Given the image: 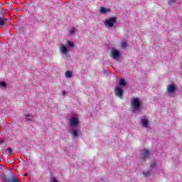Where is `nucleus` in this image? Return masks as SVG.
<instances>
[{"instance_id": "obj_7", "label": "nucleus", "mask_w": 182, "mask_h": 182, "mask_svg": "<svg viewBox=\"0 0 182 182\" xmlns=\"http://www.w3.org/2000/svg\"><path fill=\"white\" fill-rule=\"evenodd\" d=\"M8 19L5 18L4 16H0V26H5L6 25Z\"/></svg>"}, {"instance_id": "obj_16", "label": "nucleus", "mask_w": 182, "mask_h": 182, "mask_svg": "<svg viewBox=\"0 0 182 182\" xmlns=\"http://www.w3.org/2000/svg\"><path fill=\"white\" fill-rule=\"evenodd\" d=\"M67 44L68 45V48H75V44H73V43L71 41H68Z\"/></svg>"}, {"instance_id": "obj_14", "label": "nucleus", "mask_w": 182, "mask_h": 182, "mask_svg": "<svg viewBox=\"0 0 182 182\" xmlns=\"http://www.w3.org/2000/svg\"><path fill=\"white\" fill-rule=\"evenodd\" d=\"M71 134H73V137H77L79 136V132L77 129H74L72 131Z\"/></svg>"}, {"instance_id": "obj_17", "label": "nucleus", "mask_w": 182, "mask_h": 182, "mask_svg": "<svg viewBox=\"0 0 182 182\" xmlns=\"http://www.w3.org/2000/svg\"><path fill=\"white\" fill-rule=\"evenodd\" d=\"M11 182H21V181H19V178L16 177H13L11 179Z\"/></svg>"}, {"instance_id": "obj_24", "label": "nucleus", "mask_w": 182, "mask_h": 182, "mask_svg": "<svg viewBox=\"0 0 182 182\" xmlns=\"http://www.w3.org/2000/svg\"><path fill=\"white\" fill-rule=\"evenodd\" d=\"M50 182H58V180H56V178H51Z\"/></svg>"}, {"instance_id": "obj_28", "label": "nucleus", "mask_w": 182, "mask_h": 182, "mask_svg": "<svg viewBox=\"0 0 182 182\" xmlns=\"http://www.w3.org/2000/svg\"><path fill=\"white\" fill-rule=\"evenodd\" d=\"M4 14H5V11L3 12V15H4Z\"/></svg>"}, {"instance_id": "obj_10", "label": "nucleus", "mask_w": 182, "mask_h": 182, "mask_svg": "<svg viewBox=\"0 0 182 182\" xmlns=\"http://www.w3.org/2000/svg\"><path fill=\"white\" fill-rule=\"evenodd\" d=\"M141 124H142L143 127H149V120H147L146 119H142Z\"/></svg>"}, {"instance_id": "obj_20", "label": "nucleus", "mask_w": 182, "mask_h": 182, "mask_svg": "<svg viewBox=\"0 0 182 182\" xmlns=\"http://www.w3.org/2000/svg\"><path fill=\"white\" fill-rule=\"evenodd\" d=\"M176 0H168V5H171V4H176Z\"/></svg>"}, {"instance_id": "obj_18", "label": "nucleus", "mask_w": 182, "mask_h": 182, "mask_svg": "<svg viewBox=\"0 0 182 182\" xmlns=\"http://www.w3.org/2000/svg\"><path fill=\"white\" fill-rule=\"evenodd\" d=\"M142 174L144 176V177H147V176H150V171H146V172H142Z\"/></svg>"}, {"instance_id": "obj_26", "label": "nucleus", "mask_w": 182, "mask_h": 182, "mask_svg": "<svg viewBox=\"0 0 182 182\" xmlns=\"http://www.w3.org/2000/svg\"><path fill=\"white\" fill-rule=\"evenodd\" d=\"M62 95H63V96H66V92L65 91H63Z\"/></svg>"}, {"instance_id": "obj_3", "label": "nucleus", "mask_w": 182, "mask_h": 182, "mask_svg": "<svg viewBox=\"0 0 182 182\" xmlns=\"http://www.w3.org/2000/svg\"><path fill=\"white\" fill-rule=\"evenodd\" d=\"M120 57V53L117 51V50H112L111 51V58L112 59H117V58Z\"/></svg>"}, {"instance_id": "obj_13", "label": "nucleus", "mask_w": 182, "mask_h": 182, "mask_svg": "<svg viewBox=\"0 0 182 182\" xmlns=\"http://www.w3.org/2000/svg\"><path fill=\"white\" fill-rule=\"evenodd\" d=\"M25 117H30L26 119L27 122H33V117L32 116V114H27L25 115Z\"/></svg>"}, {"instance_id": "obj_4", "label": "nucleus", "mask_w": 182, "mask_h": 182, "mask_svg": "<svg viewBox=\"0 0 182 182\" xmlns=\"http://www.w3.org/2000/svg\"><path fill=\"white\" fill-rule=\"evenodd\" d=\"M114 92L116 96H118V97H123V90H122L120 87L115 88Z\"/></svg>"}, {"instance_id": "obj_11", "label": "nucleus", "mask_w": 182, "mask_h": 182, "mask_svg": "<svg viewBox=\"0 0 182 182\" xmlns=\"http://www.w3.org/2000/svg\"><path fill=\"white\" fill-rule=\"evenodd\" d=\"M127 83H126V80L121 78L119 80V87H124V86H126Z\"/></svg>"}, {"instance_id": "obj_12", "label": "nucleus", "mask_w": 182, "mask_h": 182, "mask_svg": "<svg viewBox=\"0 0 182 182\" xmlns=\"http://www.w3.org/2000/svg\"><path fill=\"white\" fill-rule=\"evenodd\" d=\"M150 151L147 149H144V159H149Z\"/></svg>"}, {"instance_id": "obj_22", "label": "nucleus", "mask_w": 182, "mask_h": 182, "mask_svg": "<svg viewBox=\"0 0 182 182\" xmlns=\"http://www.w3.org/2000/svg\"><path fill=\"white\" fill-rule=\"evenodd\" d=\"M7 151H9V154H12V148L9 147V148L7 149Z\"/></svg>"}, {"instance_id": "obj_25", "label": "nucleus", "mask_w": 182, "mask_h": 182, "mask_svg": "<svg viewBox=\"0 0 182 182\" xmlns=\"http://www.w3.org/2000/svg\"><path fill=\"white\" fill-rule=\"evenodd\" d=\"M3 143H5V141L4 139L0 140V144H2Z\"/></svg>"}, {"instance_id": "obj_1", "label": "nucleus", "mask_w": 182, "mask_h": 182, "mask_svg": "<svg viewBox=\"0 0 182 182\" xmlns=\"http://www.w3.org/2000/svg\"><path fill=\"white\" fill-rule=\"evenodd\" d=\"M131 105L134 110H140V107H141V103L140 102V100H139V98L132 100Z\"/></svg>"}, {"instance_id": "obj_6", "label": "nucleus", "mask_w": 182, "mask_h": 182, "mask_svg": "<svg viewBox=\"0 0 182 182\" xmlns=\"http://www.w3.org/2000/svg\"><path fill=\"white\" fill-rule=\"evenodd\" d=\"M70 124L73 127L77 126V124H79V119L76 117L72 118L70 121Z\"/></svg>"}, {"instance_id": "obj_27", "label": "nucleus", "mask_w": 182, "mask_h": 182, "mask_svg": "<svg viewBox=\"0 0 182 182\" xmlns=\"http://www.w3.org/2000/svg\"><path fill=\"white\" fill-rule=\"evenodd\" d=\"M151 168H153V167H156V164H151Z\"/></svg>"}, {"instance_id": "obj_19", "label": "nucleus", "mask_w": 182, "mask_h": 182, "mask_svg": "<svg viewBox=\"0 0 182 182\" xmlns=\"http://www.w3.org/2000/svg\"><path fill=\"white\" fill-rule=\"evenodd\" d=\"M0 86H2L3 87H6V82H1Z\"/></svg>"}, {"instance_id": "obj_9", "label": "nucleus", "mask_w": 182, "mask_h": 182, "mask_svg": "<svg viewBox=\"0 0 182 182\" xmlns=\"http://www.w3.org/2000/svg\"><path fill=\"white\" fill-rule=\"evenodd\" d=\"M110 11V9H107L103 6H101L100 9V14H107V12H109Z\"/></svg>"}, {"instance_id": "obj_8", "label": "nucleus", "mask_w": 182, "mask_h": 182, "mask_svg": "<svg viewBox=\"0 0 182 182\" xmlns=\"http://www.w3.org/2000/svg\"><path fill=\"white\" fill-rule=\"evenodd\" d=\"M60 50L63 53H64V55H68V52H69V50H68V48L66 46H65V45H61L60 46Z\"/></svg>"}, {"instance_id": "obj_23", "label": "nucleus", "mask_w": 182, "mask_h": 182, "mask_svg": "<svg viewBox=\"0 0 182 182\" xmlns=\"http://www.w3.org/2000/svg\"><path fill=\"white\" fill-rule=\"evenodd\" d=\"M122 48H126V46H127V43L125 41H124L122 43Z\"/></svg>"}, {"instance_id": "obj_2", "label": "nucleus", "mask_w": 182, "mask_h": 182, "mask_svg": "<svg viewBox=\"0 0 182 182\" xmlns=\"http://www.w3.org/2000/svg\"><path fill=\"white\" fill-rule=\"evenodd\" d=\"M116 17H111L105 22V28H113L116 23Z\"/></svg>"}, {"instance_id": "obj_5", "label": "nucleus", "mask_w": 182, "mask_h": 182, "mask_svg": "<svg viewBox=\"0 0 182 182\" xmlns=\"http://www.w3.org/2000/svg\"><path fill=\"white\" fill-rule=\"evenodd\" d=\"M176 85L174 84H171L167 87L168 93H174L176 92Z\"/></svg>"}, {"instance_id": "obj_21", "label": "nucleus", "mask_w": 182, "mask_h": 182, "mask_svg": "<svg viewBox=\"0 0 182 182\" xmlns=\"http://www.w3.org/2000/svg\"><path fill=\"white\" fill-rule=\"evenodd\" d=\"M75 32H76V28H73L71 29L70 31V34L71 35H73V33H75Z\"/></svg>"}, {"instance_id": "obj_15", "label": "nucleus", "mask_w": 182, "mask_h": 182, "mask_svg": "<svg viewBox=\"0 0 182 182\" xmlns=\"http://www.w3.org/2000/svg\"><path fill=\"white\" fill-rule=\"evenodd\" d=\"M72 75H73L72 72L68 70V71L65 73V77H67L68 79H70V77H72Z\"/></svg>"}, {"instance_id": "obj_29", "label": "nucleus", "mask_w": 182, "mask_h": 182, "mask_svg": "<svg viewBox=\"0 0 182 182\" xmlns=\"http://www.w3.org/2000/svg\"><path fill=\"white\" fill-rule=\"evenodd\" d=\"M24 176H28L27 174H25Z\"/></svg>"}]
</instances>
